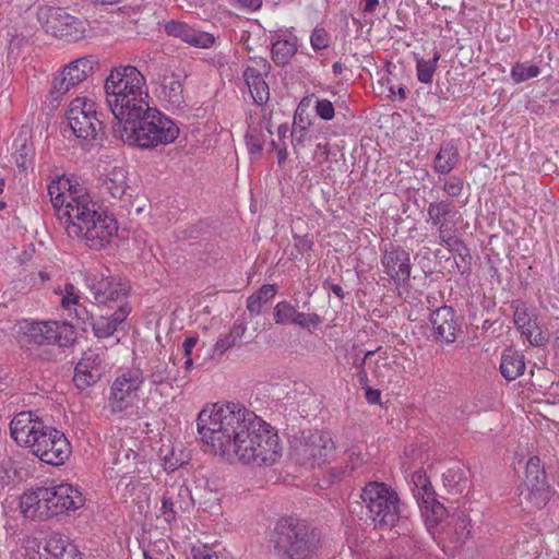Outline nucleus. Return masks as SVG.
Instances as JSON below:
<instances>
[{
  "label": "nucleus",
  "instance_id": "f257e3e1",
  "mask_svg": "<svg viewBox=\"0 0 559 559\" xmlns=\"http://www.w3.org/2000/svg\"><path fill=\"white\" fill-rule=\"evenodd\" d=\"M197 428L209 451L228 462L272 465L280 456L277 433L239 404L206 405L198 415Z\"/></svg>",
  "mask_w": 559,
  "mask_h": 559
},
{
  "label": "nucleus",
  "instance_id": "f03ea898",
  "mask_svg": "<svg viewBox=\"0 0 559 559\" xmlns=\"http://www.w3.org/2000/svg\"><path fill=\"white\" fill-rule=\"evenodd\" d=\"M145 78L133 66L114 68L105 80L106 104L115 122L112 133L123 143L140 148L167 145L178 138V126L148 106Z\"/></svg>",
  "mask_w": 559,
  "mask_h": 559
},
{
  "label": "nucleus",
  "instance_id": "7ed1b4c3",
  "mask_svg": "<svg viewBox=\"0 0 559 559\" xmlns=\"http://www.w3.org/2000/svg\"><path fill=\"white\" fill-rule=\"evenodd\" d=\"M270 552L276 559H318L321 548L319 530L310 522L282 516L267 534Z\"/></svg>",
  "mask_w": 559,
  "mask_h": 559
},
{
  "label": "nucleus",
  "instance_id": "20e7f679",
  "mask_svg": "<svg viewBox=\"0 0 559 559\" xmlns=\"http://www.w3.org/2000/svg\"><path fill=\"white\" fill-rule=\"evenodd\" d=\"M80 205L61 212L64 218L62 225L71 238H78L93 250L104 249L118 230L117 222L112 216L97 210V204L91 199H83Z\"/></svg>",
  "mask_w": 559,
  "mask_h": 559
},
{
  "label": "nucleus",
  "instance_id": "39448f33",
  "mask_svg": "<svg viewBox=\"0 0 559 559\" xmlns=\"http://www.w3.org/2000/svg\"><path fill=\"white\" fill-rule=\"evenodd\" d=\"M360 498L374 527L391 528L404 516L403 503L397 492L385 483H367L361 489Z\"/></svg>",
  "mask_w": 559,
  "mask_h": 559
},
{
  "label": "nucleus",
  "instance_id": "423d86ee",
  "mask_svg": "<svg viewBox=\"0 0 559 559\" xmlns=\"http://www.w3.org/2000/svg\"><path fill=\"white\" fill-rule=\"evenodd\" d=\"M67 119L78 139L96 141L105 134V126L98 117L96 105L86 97H76L70 103Z\"/></svg>",
  "mask_w": 559,
  "mask_h": 559
},
{
  "label": "nucleus",
  "instance_id": "0eeeda50",
  "mask_svg": "<svg viewBox=\"0 0 559 559\" xmlns=\"http://www.w3.org/2000/svg\"><path fill=\"white\" fill-rule=\"evenodd\" d=\"M554 495L546 480V473L538 456H531L526 463V476L520 487V502L527 509H542Z\"/></svg>",
  "mask_w": 559,
  "mask_h": 559
},
{
  "label": "nucleus",
  "instance_id": "6e6552de",
  "mask_svg": "<svg viewBox=\"0 0 559 559\" xmlns=\"http://www.w3.org/2000/svg\"><path fill=\"white\" fill-rule=\"evenodd\" d=\"M413 496L429 530L437 528L448 518L445 507L437 500V493L425 472L417 471L412 476Z\"/></svg>",
  "mask_w": 559,
  "mask_h": 559
},
{
  "label": "nucleus",
  "instance_id": "1a4fd4ad",
  "mask_svg": "<svg viewBox=\"0 0 559 559\" xmlns=\"http://www.w3.org/2000/svg\"><path fill=\"white\" fill-rule=\"evenodd\" d=\"M37 19L46 33L66 41H78L84 36V22L62 8H39Z\"/></svg>",
  "mask_w": 559,
  "mask_h": 559
},
{
  "label": "nucleus",
  "instance_id": "9d476101",
  "mask_svg": "<svg viewBox=\"0 0 559 559\" xmlns=\"http://www.w3.org/2000/svg\"><path fill=\"white\" fill-rule=\"evenodd\" d=\"M335 448L330 431L305 430L295 442L294 453L300 464L320 465L334 453Z\"/></svg>",
  "mask_w": 559,
  "mask_h": 559
},
{
  "label": "nucleus",
  "instance_id": "9b49d317",
  "mask_svg": "<svg viewBox=\"0 0 559 559\" xmlns=\"http://www.w3.org/2000/svg\"><path fill=\"white\" fill-rule=\"evenodd\" d=\"M31 342L37 345L68 347L76 340L75 328L66 321L34 322L27 330Z\"/></svg>",
  "mask_w": 559,
  "mask_h": 559
},
{
  "label": "nucleus",
  "instance_id": "f8f14e48",
  "mask_svg": "<svg viewBox=\"0 0 559 559\" xmlns=\"http://www.w3.org/2000/svg\"><path fill=\"white\" fill-rule=\"evenodd\" d=\"M31 449L40 461L58 466L64 463L71 454V445L63 432L47 427Z\"/></svg>",
  "mask_w": 559,
  "mask_h": 559
},
{
  "label": "nucleus",
  "instance_id": "ddd939ff",
  "mask_svg": "<svg viewBox=\"0 0 559 559\" xmlns=\"http://www.w3.org/2000/svg\"><path fill=\"white\" fill-rule=\"evenodd\" d=\"M46 496V507L50 512V518L74 511L84 504L82 492L71 484H60L57 486L45 487L43 497ZM45 500V498H43Z\"/></svg>",
  "mask_w": 559,
  "mask_h": 559
},
{
  "label": "nucleus",
  "instance_id": "4468645a",
  "mask_svg": "<svg viewBox=\"0 0 559 559\" xmlns=\"http://www.w3.org/2000/svg\"><path fill=\"white\" fill-rule=\"evenodd\" d=\"M143 383V377L140 371L128 370L116 378L111 385L109 405L112 412L120 413L127 409L134 399L136 392Z\"/></svg>",
  "mask_w": 559,
  "mask_h": 559
},
{
  "label": "nucleus",
  "instance_id": "2eb2a0df",
  "mask_svg": "<svg viewBox=\"0 0 559 559\" xmlns=\"http://www.w3.org/2000/svg\"><path fill=\"white\" fill-rule=\"evenodd\" d=\"M383 272L397 287L409 285L411 280V255L401 246L390 245L385 248L381 258Z\"/></svg>",
  "mask_w": 559,
  "mask_h": 559
},
{
  "label": "nucleus",
  "instance_id": "dca6fc26",
  "mask_svg": "<svg viewBox=\"0 0 559 559\" xmlns=\"http://www.w3.org/2000/svg\"><path fill=\"white\" fill-rule=\"evenodd\" d=\"M48 194L51 204L56 211V216L60 224H64V218L61 217V212H72L75 205H80L83 199H90L87 194H78L76 189H73L71 180L64 176L58 177L48 185Z\"/></svg>",
  "mask_w": 559,
  "mask_h": 559
},
{
  "label": "nucleus",
  "instance_id": "f3484780",
  "mask_svg": "<svg viewBox=\"0 0 559 559\" xmlns=\"http://www.w3.org/2000/svg\"><path fill=\"white\" fill-rule=\"evenodd\" d=\"M47 427L35 413L21 412L11 420L10 433L19 444L32 449L33 443H36L35 440L40 438Z\"/></svg>",
  "mask_w": 559,
  "mask_h": 559
},
{
  "label": "nucleus",
  "instance_id": "a211bd4d",
  "mask_svg": "<svg viewBox=\"0 0 559 559\" xmlns=\"http://www.w3.org/2000/svg\"><path fill=\"white\" fill-rule=\"evenodd\" d=\"M429 321L432 325V336L439 342L454 343L462 331L460 318L451 306L443 305L433 310Z\"/></svg>",
  "mask_w": 559,
  "mask_h": 559
},
{
  "label": "nucleus",
  "instance_id": "6ab92c4d",
  "mask_svg": "<svg viewBox=\"0 0 559 559\" xmlns=\"http://www.w3.org/2000/svg\"><path fill=\"white\" fill-rule=\"evenodd\" d=\"M106 369L104 355L87 350L82 359L76 364L73 382L80 390L97 383Z\"/></svg>",
  "mask_w": 559,
  "mask_h": 559
},
{
  "label": "nucleus",
  "instance_id": "aec40b11",
  "mask_svg": "<svg viewBox=\"0 0 559 559\" xmlns=\"http://www.w3.org/2000/svg\"><path fill=\"white\" fill-rule=\"evenodd\" d=\"M91 292L97 304L109 305L114 301L123 300L129 293V285L114 276L102 275L94 277L90 284Z\"/></svg>",
  "mask_w": 559,
  "mask_h": 559
},
{
  "label": "nucleus",
  "instance_id": "412c9836",
  "mask_svg": "<svg viewBox=\"0 0 559 559\" xmlns=\"http://www.w3.org/2000/svg\"><path fill=\"white\" fill-rule=\"evenodd\" d=\"M260 68L247 67L243 71V80L250 91V94L257 105H264L270 98V88L264 80L271 71L270 62L264 58L254 59Z\"/></svg>",
  "mask_w": 559,
  "mask_h": 559
},
{
  "label": "nucleus",
  "instance_id": "4be33fe9",
  "mask_svg": "<svg viewBox=\"0 0 559 559\" xmlns=\"http://www.w3.org/2000/svg\"><path fill=\"white\" fill-rule=\"evenodd\" d=\"M44 492L45 487H38L23 493L20 500V509L25 518L39 521L50 519V512L45 506L46 500L43 499ZM44 498L46 499V496Z\"/></svg>",
  "mask_w": 559,
  "mask_h": 559
},
{
  "label": "nucleus",
  "instance_id": "5701e85b",
  "mask_svg": "<svg viewBox=\"0 0 559 559\" xmlns=\"http://www.w3.org/2000/svg\"><path fill=\"white\" fill-rule=\"evenodd\" d=\"M131 307L128 302H122L111 316H99L91 322L94 335L97 338H106L111 336L119 324H121L130 314Z\"/></svg>",
  "mask_w": 559,
  "mask_h": 559
},
{
  "label": "nucleus",
  "instance_id": "b1692460",
  "mask_svg": "<svg viewBox=\"0 0 559 559\" xmlns=\"http://www.w3.org/2000/svg\"><path fill=\"white\" fill-rule=\"evenodd\" d=\"M44 551L45 554H40L39 559H81L76 546L59 534L48 537Z\"/></svg>",
  "mask_w": 559,
  "mask_h": 559
},
{
  "label": "nucleus",
  "instance_id": "393cba45",
  "mask_svg": "<svg viewBox=\"0 0 559 559\" xmlns=\"http://www.w3.org/2000/svg\"><path fill=\"white\" fill-rule=\"evenodd\" d=\"M98 67L95 56H85L71 61L63 67V74L68 75V81L74 82L75 85L86 80Z\"/></svg>",
  "mask_w": 559,
  "mask_h": 559
},
{
  "label": "nucleus",
  "instance_id": "a878e982",
  "mask_svg": "<svg viewBox=\"0 0 559 559\" xmlns=\"http://www.w3.org/2000/svg\"><path fill=\"white\" fill-rule=\"evenodd\" d=\"M524 370L525 361L523 355L512 348L504 349L500 362L502 377L508 381H513L522 376Z\"/></svg>",
  "mask_w": 559,
  "mask_h": 559
},
{
  "label": "nucleus",
  "instance_id": "bb28decb",
  "mask_svg": "<svg viewBox=\"0 0 559 559\" xmlns=\"http://www.w3.org/2000/svg\"><path fill=\"white\" fill-rule=\"evenodd\" d=\"M459 158V150L452 142L442 143L433 159V170L440 175H448L455 168Z\"/></svg>",
  "mask_w": 559,
  "mask_h": 559
},
{
  "label": "nucleus",
  "instance_id": "cd10ccee",
  "mask_svg": "<svg viewBox=\"0 0 559 559\" xmlns=\"http://www.w3.org/2000/svg\"><path fill=\"white\" fill-rule=\"evenodd\" d=\"M174 371H177V365L174 361L152 360L147 379L153 385L167 384L169 379L173 378Z\"/></svg>",
  "mask_w": 559,
  "mask_h": 559
},
{
  "label": "nucleus",
  "instance_id": "c85d7f7f",
  "mask_svg": "<svg viewBox=\"0 0 559 559\" xmlns=\"http://www.w3.org/2000/svg\"><path fill=\"white\" fill-rule=\"evenodd\" d=\"M162 92L173 107H180L183 103V86L179 75L175 73L165 75L162 82Z\"/></svg>",
  "mask_w": 559,
  "mask_h": 559
},
{
  "label": "nucleus",
  "instance_id": "c756f323",
  "mask_svg": "<svg viewBox=\"0 0 559 559\" xmlns=\"http://www.w3.org/2000/svg\"><path fill=\"white\" fill-rule=\"evenodd\" d=\"M276 286L273 284L262 285L257 292L247 299V309L251 316H259L262 307L274 298Z\"/></svg>",
  "mask_w": 559,
  "mask_h": 559
},
{
  "label": "nucleus",
  "instance_id": "7c9ffc66",
  "mask_svg": "<svg viewBox=\"0 0 559 559\" xmlns=\"http://www.w3.org/2000/svg\"><path fill=\"white\" fill-rule=\"evenodd\" d=\"M296 41L288 39H277L272 45L271 55L272 60L277 67H285L289 63L292 58L297 53Z\"/></svg>",
  "mask_w": 559,
  "mask_h": 559
},
{
  "label": "nucleus",
  "instance_id": "2f4dec72",
  "mask_svg": "<svg viewBox=\"0 0 559 559\" xmlns=\"http://www.w3.org/2000/svg\"><path fill=\"white\" fill-rule=\"evenodd\" d=\"M427 214L433 226L448 223L455 215L453 204L449 200H440L429 203Z\"/></svg>",
  "mask_w": 559,
  "mask_h": 559
},
{
  "label": "nucleus",
  "instance_id": "473e14b6",
  "mask_svg": "<svg viewBox=\"0 0 559 559\" xmlns=\"http://www.w3.org/2000/svg\"><path fill=\"white\" fill-rule=\"evenodd\" d=\"M34 156L33 146L24 138H17L14 141V153L13 157L15 164L20 169L26 170Z\"/></svg>",
  "mask_w": 559,
  "mask_h": 559
},
{
  "label": "nucleus",
  "instance_id": "72a5a7b5",
  "mask_svg": "<svg viewBox=\"0 0 559 559\" xmlns=\"http://www.w3.org/2000/svg\"><path fill=\"white\" fill-rule=\"evenodd\" d=\"M440 57V52L435 50L432 59L430 60L421 58L416 59L417 79L421 83H430L432 81Z\"/></svg>",
  "mask_w": 559,
  "mask_h": 559
},
{
  "label": "nucleus",
  "instance_id": "f704fd0d",
  "mask_svg": "<svg viewBox=\"0 0 559 559\" xmlns=\"http://www.w3.org/2000/svg\"><path fill=\"white\" fill-rule=\"evenodd\" d=\"M246 328L241 323H235L228 334L221 337L215 344V352L221 355L233 347L245 334Z\"/></svg>",
  "mask_w": 559,
  "mask_h": 559
},
{
  "label": "nucleus",
  "instance_id": "c9c22d12",
  "mask_svg": "<svg viewBox=\"0 0 559 559\" xmlns=\"http://www.w3.org/2000/svg\"><path fill=\"white\" fill-rule=\"evenodd\" d=\"M450 251L459 257L460 261H455L456 269L461 275H468L472 271V254L469 248L464 241H461L455 247L451 248Z\"/></svg>",
  "mask_w": 559,
  "mask_h": 559
},
{
  "label": "nucleus",
  "instance_id": "e433bc0d",
  "mask_svg": "<svg viewBox=\"0 0 559 559\" xmlns=\"http://www.w3.org/2000/svg\"><path fill=\"white\" fill-rule=\"evenodd\" d=\"M68 78V75L63 74V70H61L52 79L49 95L53 102H59L63 95H66L72 87L76 86L74 82H67Z\"/></svg>",
  "mask_w": 559,
  "mask_h": 559
},
{
  "label": "nucleus",
  "instance_id": "4c0bfd02",
  "mask_svg": "<svg viewBox=\"0 0 559 559\" xmlns=\"http://www.w3.org/2000/svg\"><path fill=\"white\" fill-rule=\"evenodd\" d=\"M297 314L296 308L288 301L283 300L280 301L273 311L274 320L277 324H287L293 323L295 321V317Z\"/></svg>",
  "mask_w": 559,
  "mask_h": 559
},
{
  "label": "nucleus",
  "instance_id": "58836bf2",
  "mask_svg": "<svg viewBox=\"0 0 559 559\" xmlns=\"http://www.w3.org/2000/svg\"><path fill=\"white\" fill-rule=\"evenodd\" d=\"M539 73L540 69L536 64L516 62L512 67L511 78L515 83H521L528 79L536 78Z\"/></svg>",
  "mask_w": 559,
  "mask_h": 559
},
{
  "label": "nucleus",
  "instance_id": "ea45409f",
  "mask_svg": "<svg viewBox=\"0 0 559 559\" xmlns=\"http://www.w3.org/2000/svg\"><path fill=\"white\" fill-rule=\"evenodd\" d=\"M514 324L526 337H531L533 331L537 329L536 321L533 320L525 309L516 308L514 311Z\"/></svg>",
  "mask_w": 559,
  "mask_h": 559
},
{
  "label": "nucleus",
  "instance_id": "a19ab883",
  "mask_svg": "<svg viewBox=\"0 0 559 559\" xmlns=\"http://www.w3.org/2000/svg\"><path fill=\"white\" fill-rule=\"evenodd\" d=\"M436 227H438L440 243L447 246L449 250L463 241L454 235L455 228L451 222L436 225Z\"/></svg>",
  "mask_w": 559,
  "mask_h": 559
},
{
  "label": "nucleus",
  "instance_id": "79ce46f5",
  "mask_svg": "<svg viewBox=\"0 0 559 559\" xmlns=\"http://www.w3.org/2000/svg\"><path fill=\"white\" fill-rule=\"evenodd\" d=\"M214 41L215 38L212 34L198 31L191 27L189 36L187 37L185 43L199 48H209L214 44Z\"/></svg>",
  "mask_w": 559,
  "mask_h": 559
},
{
  "label": "nucleus",
  "instance_id": "37998d69",
  "mask_svg": "<svg viewBox=\"0 0 559 559\" xmlns=\"http://www.w3.org/2000/svg\"><path fill=\"white\" fill-rule=\"evenodd\" d=\"M114 177H109L105 180V186L108 192L116 199L122 198L126 191L124 176L122 171H114Z\"/></svg>",
  "mask_w": 559,
  "mask_h": 559
},
{
  "label": "nucleus",
  "instance_id": "c03bdc74",
  "mask_svg": "<svg viewBox=\"0 0 559 559\" xmlns=\"http://www.w3.org/2000/svg\"><path fill=\"white\" fill-rule=\"evenodd\" d=\"M191 26L180 21H169L164 25V31L168 36L178 37L182 41H186L189 36Z\"/></svg>",
  "mask_w": 559,
  "mask_h": 559
},
{
  "label": "nucleus",
  "instance_id": "a18cd8bd",
  "mask_svg": "<svg viewBox=\"0 0 559 559\" xmlns=\"http://www.w3.org/2000/svg\"><path fill=\"white\" fill-rule=\"evenodd\" d=\"M310 43L314 51L326 49L330 45V35L325 28L317 26L311 33Z\"/></svg>",
  "mask_w": 559,
  "mask_h": 559
},
{
  "label": "nucleus",
  "instance_id": "49530a36",
  "mask_svg": "<svg viewBox=\"0 0 559 559\" xmlns=\"http://www.w3.org/2000/svg\"><path fill=\"white\" fill-rule=\"evenodd\" d=\"M442 478L444 486L455 488L465 479V475L461 466L454 465L442 474Z\"/></svg>",
  "mask_w": 559,
  "mask_h": 559
},
{
  "label": "nucleus",
  "instance_id": "de8ad7c7",
  "mask_svg": "<svg viewBox=\"0 0 559 559\" xmlns=\"http://www.w3.org/2000/svg\"><path fill=\"white\" fill-rule=\"evenodd\" d=\"M175 487L173 486L171 490H167L162 499L160 515L167 523H171L176 519V511L174 510L175 502L171 495Z\"/></svg>",
  "mask_w": 559,
  "mask_h": 559
},
{
  "label": "nucleus",
  "instance_id": "09e8293b",
  "mask_svg": "<svg viewBox=\"0 0 559 559\" xmlns=\"http://www.w3.org/2000/svg\"><path fill=\"white\" fill-rule=\"evenodd\" d=\"M322 322L321 318L317 313H305V312H298L295 317L294 324L302 328V329H309V328H317Z\"/></svg>",
  "mask_w": 559,
  "mask_h": 559
},
{
  "label": "nucleus",
  "instance_id": "8fccbe9b",
  "mask_svg": "<svg viewBox=\"0 0 559 559\" xmlns=\"http://www.w3.org/2000/svg\"><path fill=\"white\" fill-rule=\"evenodd\" d=\"M316 112L323 120H331L335 115L334 106L329 99H317Z\"/></svg>",
  "mask_w": 559,
  "mask_h": 559
},
{
  "label": "nucleus",
  "instance_id": "3c124183",
  "mask_svg": "<svg viewBox=\"0 0 559 559\" xmlns=\"http://www.w3.org/2000/svg\"><path fill=\"white\" fill-rule=\"evenodd\" d=\"M442 189L449 197L456 198L462 193L463 180L456 176H452L445 180Z\"/></svg>",
  "mask_w": 559,
  "mask_h": 559
},
{
  "label": "nucleus",
  "instance_id": "603ef678",
  "mask_svg": "<svg viewBox=\"0 0 559 559\" xmlns=\"http://www.w3.org/2000/svg\"><path fill=\"white\" fill-rule=\"evenodd\" d=\"M246 144L250 154H259L262 151L261 134L255 130L247 132Z\"/></svg>",
  "mask_w": 559,
  "mask_h": 559
},
{
  "label": "nucleus",
  "instance_id": "864d4df0",
  "mask_svg": "<svg viewBox=\"0 0 559 559\" xmlns=\"http://www.w3.org/2000/svg\"><path fill=\"white\" fill-rule=\"evenodd\" d=\"M353 472V467L349 468L348 465H345V466H341V467H333L330 469L329 472V481L331 484L335 483V481H340L342 480L343 478L349 476Z\"/></svg>",
  "mask_w": 559,
  "mask_h": 559
},
{
  "label": "nucleus",
  "instance_id": "5fc2aeb1",
  "mask_svg": "<svg viewBox=\"0 0 559 559\" xmlns=\"http://www.w3.org/2000/svg\"><path fill=\"white\" fill-rule=\"evenodd\" d=\"M191 554L193 559H218V556L205 546L193 547Z\"/></svg>",
  "mask_w": 559,
  "mask_h": 559
},
{
  "label": "nucleus",
  "instance_id": "6e6d98bb",
  "mask_svg": "<svg viewBox=\"0 0 559 559\" xmlns=\"http://www.w3.org/2000/svg\"><path fill=\"white\" fill-rule=\"evenodd\" d=\"M296 240V248L299 253L309 251L312 249L313 241L306 235V236H294Z\"/></svg>",
  "mask_w": 559,
  "mask_h": 559
},
{
  "label": "nucleus",
  "instance_id": "4d7b16f0",
  "mask_svg": "<svg viewBox=\"0 0 559 559\" xmlns=\"http://www.w3.org/2000/svg\"><path fill=\"white\" fill-rule=\"evenodd\" d=\"M144 559H175L170 552H164L154 548L144 551Z\"/></svg>",
  "mask_w": 559,
  "mask_h": 559
},
{
  "label": "nucleus",
  "instance_id": "13d9d810",
  "mask_svg": "<svg viewBox=\"0 0 559 559\" xmlns=\"http://www.w3.org/2000/svg\"><path fill=\"white\" fill-rule=\"evenodd\" d=\"M365 397L370 404H377L380 402L381 393L379 390L373 389L371 386H367Z\"/></svg>",
  "mask_w": 559,
  "mask_h": 559
},
{
  "label": "nucleus",
  "instance_id": "bf43d9fd",
  "mask_svg": "<svg viewBox=\"0 0 559 559\" xmlns=\"http://www.w3.org/2000/svg\"><path fill=\"white\" fill-rule=\"evenodd\" d=\"M527 340L532 345L535 346H542L548 342L547 335L540 330H538V332L535 334L533 333L531 337H527Z\"/></svg>",
  "mask_w": 559,
  "mask_h": 559
},
{
  "label": "nucleus",
  "instance_id": "052dcab7",
  "mask_svg": "<svg viewBox=\"0 0 559 559\" xmlns=\"http://www.w3.org/2000/svg\"><path fill=\"white\" fill-rule=\"evenodd\" d=\"M197 343H198V337H194V336L187 337L183 341L182 347H183V353L187 357L191 356L192 348L197 345Z\"/></svg>",
  "mask_w": 559,
  "mask_h": 559
},
{
  "label": "nucleus",
  "instance_id": "680f3d73",
  "mask_svg": "<svg viewBox=\"0 0 559 559\" xmlns=\"http://www.w3.org/2000/svg\"><path fill=\"white\" fill-rule=\"evenodd\" d=\"M74 312L78 321H82V323H85L86 320H90V313L87 312L86 308L79 305L74 307Z\"/></svg>",
  "mask_w": 559,
  "mask_h": 559
},
{
  "label": "nucleus",
  "instance_id": "e2e57ef3",
  "mask_svg": "<svg viewBox=\"0 0 559 559\" xmlns=\"http://www.w3.org/2000/svg\"><path fill=\"white\" fill-rule=\"evenodd\" d=\"M179 373H180V371H179V369L177 368V371H174V373H173V378H170V379H169V381H168V383H167V384H169L170 386H173L174 384H176V386H178V388H182V386H185V384L187 383V379H186V377L180 378V377H179Z\"/></svg>",
  "mask_w": 559,
  "mask_h": 559
},
{
  "label": "nucleus",
  "instance_id": "0e129e2a",
  "mask_svg": "<svg viewBox=\"0 0 559 559\" xmlns=\"http://www.w3.org/2000/svg\"><path fill=\"white\" fill-rule=\"evenodd\" d=\"M239 3L242 8L251 10H258L262 5V0H234Z\"/></svg>",
  "mask_w": 559,
  "mask_h": 559
},
{
  "label": "nucleus",
  "instance_id": "69168bd1",
  "mask_svg": "<svg viewBox=\"0 0 559 559\" xmlns=\"http://www.w3.org/2000/svg\"><path fill=\"white\" fill-rule=\"evenodd\" d=\"M66 296L73 302L74 306L79 304V295L75 293V287L72 284L66 285Z\"/></svg>",
  "mask_w": 559,
  "mask_h": 559
},
{
  "label": "nucleus",
  "instance_id": "338daca9",
  "mask_svg": "<svg viewBox=\"0 0 559 559\" xmlns=\"http://www.w3.org/2000/svg\"><path fill=\"white\" fill-rule=\"evenodd\" d=\"M324 287H326L329 290H331L340 299L344 298L343 288L338 284H332V283L325 282Z\"/></svg>",
  "mask_w": 559,
  "mask_h": 559
},
{
  "label": "nucleus",
  "instance_id": "774afa93",
  "mask_svg": "<svg viewBox=\"0 0 559 559\" xmlns=\"http://www.w3.org/2000/svg\"><path fill=\"white\" fill-rule=\"evenodd\" d=\"M365 1V8L364 11L368 13H372L376 11L379 0H364Z\"/></svg>",
  "mask_w": 559,
  "mask_h": 559
}]
</instances>
